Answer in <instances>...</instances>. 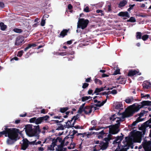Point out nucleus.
Here are the masks:
<instances>
[{
	"instance_id": "nucleus-1",
	"label": "nucleus",
	"mask_w": 151,
	"mask_h": 151,
	"mask_svg": "<svg viewBox=\"0 0 151 151\" xmlns=\"http://www.w3.org/2000/svg\"><path fill=\"white\" fill-rule=\"evenodd\" d=\"M145 106H151V101H143L139 104L135 103L128 107L126 110L125 112L120 115L119 117L115 118L117 124L114 125L109 126V133L107 135V137L104 139V142H101L99 145H97L94 147L93 151H98L101 149L105 150L107 147L109 141L112 139L111 134H115L117 133L119 131V124L121 121L124 120L125 118L129 117L132 115L136 112H138L139 109Z\"/></svg>"
},
{
	"instance_id": "nucleus-2",
	"label": "nucleus",
	"mask_w": 151,
	"mask_h": 151,
	"mask_svg": "<svg viewBox=\"0 0 151 151\" xmlns=\"http://www.w3.org/2000/svg\"><path fill=\"white\" fill-rule=\"evenodd\" d=\"M142 132L140 131H136L133 136L130 137H127L125 138V141L124 142V145H122L120 144V142L122 140L123 138L121 136L117 137L113 144L115 146H117L115 151H126V149L129 146L132 145L133 142H140L141 140L142 135L144 134L145 129L143 130ZM143 146L145 151H151V142L150 141H147L144 140L142 142V145H140L139 147V149H141Z\"/></svg>"
},
{
	"instance_id": "nucleus-3",
	"label": "nucleus",
	"mask_w": 151,
	"mask_h": 151,
	"mask_svg": "<svg viewBox=\"0 0 151 151\" xmlns=\"http://www.w3.org/2000/svg\"><path fill=\"white\" fill-rule=\"evenodd\" d=\"M22 134V131L16 128H12L11 130H8L7 136L8 138L6 141V143L8 145H12L19 139L18 135Z\"/></svg>"
},
{
	"instance_id": "nucleus-4",
	"label": "nucleus",
	"mask_w": 151,
	"mask_h": 151,
	"mask_svg": "<svg viewBox=\"0 0 151 151\" xmlns=\"http://www.w3.org/2000/svg\"><path fill=\"white\" fill-rule=\"evenodd\" d=\"M25 129L26 133L28 136H35L36 139L39 138V134L40 132L39 125H37L33 128L32 125H28L26 127Z\"/></svg>"
},
{
	"instance_id": "nucleus-5",
	"label": "nucleus",
	"mask_w": 151,
	"mask_h": 151,
	"mask_svg": "<svg viewBox=\"0 0 151 151\" xmlns=\"http://www.w3.org/2000/svg\"><path fill=\"white\" fill-rule=\"evenodd\" d=\"M49 118L48 116L41 117L37 118L35 117L29 119V122L32 123H34L36 124L41 123L43 120H47Z\"/></svg>"
},
{
	"instance_id": "nucleus-6",
	"label": "nucleus",
	"mask_w": 151,
	"mask_h": 151,
	"mask_svg": "<svg viewBox=\"0 0 151 151\" xmlns=\"http://www.w3.org/2000/svg\"><path fill=\"white\" fill-rule=\"evenodd\" d=\"M89 23V21L83 18L79 19L77 23V28L84 29L86 28Z\"/></svg>"
},
{
	"instance_id": "nucleus-7",
	"label": "nucleus",
	"mask_w": 151,
	"mask_h": 151,
	"mask_svg": "<svg viewBox=\"0 0 151 151\" xmlns=\"http://www.w3.org/2000/svg\"><path fill=\"white\" fill-rule=\"evenodd\" d=\"M35 141L29 142L26 139H23L21 143L22 146V148L23 150H25L29 144L34 145Z\"/></svg>"
},
{
	"instance_id": "nucleus-8",
	"label": "nucleus",
	"mask_w": 151,
	"mask_h": 151,
	"mask_svg": "<svg viewBox=\"0 0 151 151\" xmlns=\"http://www.w3.org/2000/svg\"><path fill=\"white\" fill-rule=\"evenodd\" d=\"M74 123L75 121H73V119H71L70 120H68L66 123V125L65 126L63 125L61 126L60 127V129L63 130H65L66 128L68 129L72 127H73Z\"/></svg>"
},
{
	"instance_id": "nucleus-9",
	"label": "nucleus",
	"mask_w": 151,
	"mask_h": 151,
	"mask_svg": "<svg viewBox=\"0 0 151 151\" xmlns=\"http://www.w3.org/2000/svg\"><path fill=\"white\" fill-rule=\"evenodd\" d=\"M93 107L92 106H86L83 109V111H84L86 114H89L91 113Z\"/></svg>"
},
{
	"instance_id": "nucleus-10",
	"label": "nucleus",
	"mask_w": 151,
	"mask_h": 151,
	"mask_svg": "<svg viewBox=\"0 0 151 151\" xmlns=\"http://www.w3.org/2000/svg\"><path fill=\"white\" fill-rule=\"evenodd\" d=\"M141 74V73H139V70H129L128 73V76H133L136 75H140Z\"/></svg>"
},
{
	"instance_id": "nucleus-11",
	"label": "nucleus",
	"mask_w": 151,
	"mask_h": 151,
	"mask_svg": "<svg viewBox=\"0 0 151 151\" xmlns=\"http://www.w3.org/2000/svg\"><path fill=\"white\" fill-rule=\"evenodd\" d=\"M142 86L144 89H149L151 87V84L150 82L145 81L144 82Z\"/></svg>"
},
{
	"instance_id": "nucleus-12",
	"label": "nucleus",
	"mask_w": 151,
	"mask_h": 151,
	"mask_svg": "<svg viewBox=\"0 0 151 151\" xmlns=\"http://www.w3.org/2000/svg\"><path fill=\"white\" fill-rule=\"evenodd\" d=\"M106 100L107 99H106L105 100L101 102L100 101H98L97 100H94V102L95 103H97V104H96V106L100 107L103 106L106 102Z\"/></svg>"
},
{
	"instance_id": "nucleus-13",
	"label": "nucleus",
	"mask_w": 151,
	"mask_h": 151,
	"mask_svg": "<svg viewBox=\"0 0 151 151\" xmlns=\"http://www.w3.org/2000/svg\"><path fill=\"white\" fill-rule=\"evenodd\" d=\"M57 141L58 140L56 139L54 140L52 144L48 147V149L51 150H54V147L56 145V143L57 142Z\"/></svg>"
},
{
	"instance_id": "nucleus-14",
	"label": "nucleus",
	"mask_w": 151,
	"mask_h": 151,
	"mask_svg": "<svg viewBox=\"0 0 151 151\" xmlns=\"http://www.w3.org/2000/svg\"><path fill=\"white\" fill-rule=\"evenodd\" d=\"M11 129L12 128L9 129L5 127L4 128V130L3 131L0 132V137L2 135H5V137H7V135L8 134V130H11Z\"/></svg>"
},
{
	"instance_id": "nucleus-15",
	"label": "nucleus",
	"mask_w": 151,
	"mask_h": 151,
	"mask_svg": "<svg viewBox=\"0 0 151 151\" xmlns=\"http://www.w3.org/2000/svg\"><path fill=\"white\" fill-rule=\"evenodd\" d=\"M23 41V40L22 38L20 37H18L16 39V41L15 43V44L16 45H18L22 43V42Z\"/></svg>"
},
{
	"instance_id": "nucleus-16",
	"label": "nucleus",
	"mask_w": 151,
	"mask_h": 151,
	"mask_svg": "<svg viewBox=\"0 0 151 151\" xmlns=\"http://www.w3.org/2000/svg\"><path fill=\"white\" fill-rule=\"evenodd\" d=\"M56 151H66L67 149L66 148H63V146L61 145H59L57 146L56 147Z\"/></svg>"
},
{
	"instance_id": "nucleus-17",
	"label": "nucleus",
	"mask_w": 151,
	"mask_h": 151,
	"mask_svg": "<svg viewBox=\"0 0 151 151\" xmlns=\"http://www.w3.org/2000/svg\"><path fill=\"white\" fill-rule=\"evenodd\" d=\"M115 108L116 109H122L123 108V105L121 102H118L116 103Z\"/></svg>"
},
{
	"instance_id": "nucleus-18",
	"label": "nucleus",
	"mask_w": 151,
	"mask_h": 151,
	"mask_svg": "<svg viewBox=\"0 0 151 151\" xmlns=\"http://www.w3.org/2000/svg\"><path fill=\"white\" fill-rule=\"evenodd\" d=\"M118 15L122 17H129V15L127 12H120Z\"/></svg>"
},
{
	"instance_id": "nucleus-19",
	"label": "nucleus",
	"mask_w": 151,
	"mask_h": 151,
	"mask_svg": "<svg viewBox=\"0 0 151 151\" xmlns=\"http://www.w3.org/2000/svg\"><path fill=\"white\" fill-rule=\"evenodd\" d=\"M78 135L82 136L83 137H86V138H89V136L91 135V134L89 132H87L84 133H79Z\"/></svg>"
},
{
	"instance_id": "nucleus-20",
	"label": "nucleus",
	"mask_w": 151,
	"mask_h": 151,
	"mask_svg": "<svg viewBox=\"0 0 151 151\" xmlns=\"http://www.w3.org/2000/svg\"><path fill=\"white\" fill-rule=\"evenodd\" d=\"M69 137L67 136L65 137L64 139V140L62 141V142L61 143L60 145H61L62 146H63V144L65 142V145H67L68 144L69 142L68 141H67V140L68 139H69Z\"/></svg>"
},
{
	"instance_id": "nucleus-21",
	"label": "nucleus",
	"mask_w": 151,
	"mask_h": 151,
	"mask_svg": "<svg viewBox=\"0 0 151 151\" xmlns=\"http://www.w3.org/2000/svg\"><path fill=\"white\" fill-rule=\"evenodd\" d=\"M117 80L118 81L117 82L121 84H124L126 81V80L124 78L120 77L117 78Z\"/></svg>"
},
{
	"instance_id": "nucleus-22",
	"label": "nucleus",
	"mask_w": 151,
	"mask_h": 151,
	"mask_svg": "<svg viewBox=\"0 0 151 151\" xmlns=\"http://www.w3.org/2000/svg\"><path fill=\"white\" fill-rule=\"evenodd\" d=\"M68 31L66 29L63 30L60 33V37H64L65 35H67V33Z\"/></svg>"
},
{
	"instance_id": "nucleus-23",
	"label": "nucleus",
	"mask_w": 151,
	"mask_h": 151,
	"mask_svg": "<svg viewBox=\"0 0 151 151\" xmlns=\"http://www.w3.org/2000/svg\"><path fill=\"white\" fill-rule=\"evenodd\" d=\"M134 99L133 97H131L128 98L125 100V102L127 104H130L134 101Z\"/></svg>"
},
{
	"instance_id": "nucleus-24",
	"label": "nucleus",
	"mask_w": 151,
	"mask_h": 151,
	"mask_svg": "<svg viewBox=\"0 0 151 151\" xmlns=\"http://www.w3.org/2000/svg\"><path fill=\"white\" fill-rule=\"evenodd\" d=\"M77 133V131L74 130L70 131L69 132V135H70L71 136V137H73L74 135Z\"/></svg>"
},
{
	"instance_id": "nucleus-25",
	"label": "nucleus",
	"mask_w": 151,
	"mask_h": 151,
	"mask_svg": "<svg viewBox=\"0 0 151 151\" xmlns=\"http://www.w3.org/2000/svg\"><path fill=\"white\" fill-rule=\"evenodd\" d=\"M0 27L1 29L2 30H4L6 28V26L3 22L0 23Z\"/></svg>"
},
{
	"instance_id": "nucleus-26",
	"label": "nucleus",
	"mask_w": 151,
	"mask_h": 151,
	"mask_svg": "<svg viewBox=\"0 0 151 151\" xmlns=\"http://www.w3.org/2000/svg\"><path fill=\"white\" fill-rule=\"evenodd\" d=\"M104 90V88H96L95 91L94 93H96V95L99 94L98 93Z\"/></svg>"
},
{
	"instance_id": "nucleus-27",
	"label": "nucleus",
	"mask_w": 151,
	"mask_h": 151,
	"mask_svg": "<svg viewBox=\"0 0 151 151\" xmlns=\"http://www.w3.org/2000/svg\"><path fill=\"white\" fill-rule=\"evenodd\" d=\"M91 97L90 96H84L82 97V101H86V100H87L88 99H91Z\"/></svg>"
},
{
	"instance_id": "nucleus-28",
	"label": "nucleus",
	"mask_w": 151,
	"mask_h": 151,
	"mask_svg": "<svg viewBox=\"0 0 151 151\" xmlns=\"http://www.w3.org/2000/svg\"><path fill=\"white\" fill-rule=\"evenodd\" d=\"M85 104H83L79 108L78 110V112L81 113L83 112V110L84 109L83 107L84 106Z\"/></svg>"
},
{
	"instance_id": "nucleus-29",
	"label": "nucleus",
	"mask_w": 151,
	"mask_h": 151,
	"mask_svg": "<svg viewBox=\"0 0 151 151\" xmlns=\"http://www.w3.org/2000/svg\"><path fill=\"white\" fill-rule=\"evenodd\" d=\"M141 96L142 98H144L145 99L148 98L150 96V95L149 94H145L142 93L141 94Z\"/></svg>"
},
{
	"instance_id": "nucleus-30",
	"label": "nucleus",
	"mask_w": 151,
	"mask_h": 151,
	"mask_svg": "<svg viewBox=\"0 0 151 151\" xmlns=\"http://www.w3.org/2000/svg\"><path fill=\"white\" fill-rule=\"evenodd\" d=\"M127 2L125 0H123L121 1L119 4V6L120 7H122L125 5Z\"/></svg>"
},
{
	"instance_id": "nucleus-31",
	"label": "nucleus",
	"mask_w": 151,
	"mask_h": 151,
	"mask_svg": "<svg viewBox=\"0 0 151 151\" xmlns=\"http://www.w3.org/2000/svg\"><path fill=\"white\" fill-rule=\"evenodd\" d=\"M74 53V52L72 51L71 53H67V52H61L60 54V55L62 56H64V55H65L68 54H70V55H73Z\"/></svg>"
},
{
	"instance_id": "nucleus-32",
	"label": "nucleus",
	"mask_w": 151,
	"mask_h": 151,
	"mask_svg": "<svg viewBox=\"0 0 151 151\" xmlns=\"http://www.w3.org/2000/svg\"><path fill=\"white\" fill-rule=\"evenodd\" d=\"M136 38L137 39H140L141 37V33L140 32H138L136 33Z\"/></svg>"
},
{
	"instance_id": "nucleus-33",
	"label": "nucleus",
	"mask_w": 151,
	"mask_h": 151,
	"mask_svg": "<svg viewBox=\"0 0 151 151\" xmlns=\"http://www.w3.org/2000/svg\"><path fill=\"white\" fill-rule=\"evenodd\" d=\"M68 109L67 107L61 108L60 109V111L62 113H64Z\"/></svg>"
},
{
	"instance_id": "nucleus-34",
	"label": "nucleus",
	"mask_w": 151,
	"mask_h": 151,
	"mask_svg": "<svg viewBox=\"0 0 151 151\" xmlns=\"http://www.w3.org/2000/svg\"><path fill=\"white\" fill-rule=\"evenodd\" d=\"M47 129L48 128L47 127H44L41 131V132L42 134H44L46 132V130H47Z\"/></svg>"
},
{
	"instance_id": "nucleus-35",
	"label": "nucleus",
	"mask_w": 151,
	"mask_h": 151,
	"mask_svg": "<svg viewBox=\"0 0 151 151\" xmlns=\"http://www.w3.org/2000/svg\"><path fill=\"white\" fill-rule=\"evenodd\" d=\"M149 37V36L147 35H145L142 36V39L144 40L145 41L147 40Z\"/></svg>"
},
{
	"instance_id": "nucleus-36",
	"label": "nucleus",
	"mask_w": 151,
	"mask_h": 151,
	"mask_svg": "<svg viewBox=\"0 0 151 151\" xmlns=\"http://www.w3.org/2000/svg\"><path fill=\"white\" fill-rule=\"evenodd\" d=\"M14 31L17 33H20L22 32V30L21 29L18 28H15L14 29Z\"/></svg>"
},
{
	"instance_id": "nucleus-37",
	"label": "nucleus",
	"mask_w": 151,
	"mask_h": 151,
	"mask_svg": "<svg viewBox=\"0 0 151 151\" xmlns=\"http://www.w3.org/2000/svg\"><path fill=\"white\" fill-rule=\"evenodd\" d=\"M79 118V115L78 114L76 116H73L72 119H73V121H75V122L76 120H77Z\"/></svg>"
},
{
	"instance_id": "nucleus-38",
	"label": "nucleus",
	"mask_w": 151,
	"mask_h": 151,
	"mask_svg": "<svg viewBox=\"0 0 151 151\" xmlns=\"http://www.w3.org/2000/svg\"><path fill=\"white\" fill-rule=\"evenodd\" d=\"M24 52L23 50L19 52L18 53L17 56L19 57H21L22 55Z\"/></svg>"
},
{
	"instance_id": "nucleus-39",
	"label": "nucleus",
	"mask_w": 151,
	"mask_h": 151,
	"mask_svg": "<svg viewBox=\"0 0 151 151\" xmlns=\"http://www.w3.org/2000/svg\"><path fill=\"white\" fill-rule=\"evenodd\" d=\"M84 12H88L90 11L89 10V7L88 6H86L84 9Z\"/></svg>"
},
{
	"instance_id": "nucleus-40",
	"label": "nucleus",
	"mask_w": 151,
	"mask_h": 151,
	"mask_svg": "<svg viewBox=\"0 0 151 151\" xmlns=\"http://www.w3.org/2000/svg\"><path fill=\"white\" fill-rule=\"evenodd\" d=\"M129 21L130 22H134L136 21L135 19L134 18L132 17L129 19Z\"/></svg>"
},
{
	"instance_id": "nucleus-41",
	"label": "nucleus",
	"mask_w": 151,
	"mask_h": 151,
	"mask_svg": "<svg viewBox=\"0 0 151 151\" xmlns=\"http://www.w3.org/2000/svg\"><path fill=\"white\" fill-rule=\"evenodd\" d=\"M99 134H101V136H100L99 135L98 136V137L99 138H100L101 137L102 138L103 137V135L104 134V132L103 131H102L100 132H99Z\"/></svg>"
},
{
	"instance_id": "nucleus-42",
	"label": "nucleus",
	"mask_w": 151,
	"mask_h": 151,
	"mask_svg": "<svg viewBox=\"0 0 151 151\" xmlns=\"http://www.w3.org/2000/svg\"><path fill=\"white\" fill-rule=\"evenodd\" d=\"M119 70V69H117L115 71L114 73V75H116L120 73Z\"/></svg>"
},
{
	"instance_id": "nucleus-43",
	"label": "nucleus",
	"mask_w": 151,
	"mask_h": 151,
	"mask_svg": "<svg viewBox=\"0 0 151 151\" xmlns=\"http://www.w3.org/2000/svg\"><path fill=\"white\" fill-rule=\"evenodd\" d=\"M88 85V84L87 83H85L83 84L82 87L83 88H85L87 87Z\"/></svg>"
},
{
	"instance_id": "nucleus-44",
	"label": "nucleus",
	"mask_w": 151,
	"mask_h": 151,
	"mask_svg": "<svg viewBox=\"0 0 151 151\" xmlns=\"http://www.w3.org/2000/svg\"><path fill=\"white\" fill-rule=\"evenodd\" d=\"M45 24V21L44 20H42L41 22V25L42 26H44Z\"/></svg>"
},
{
	"instance_id": "nucleus-45",
	"label": "nucleus",
	"mask_w": 151,
	"mask_h": 151,
	"mask_svg": "<svg viewBox=\"0 0 151 151\" xmlns=\"http://www.w3.org/2000/svg\"><path fill=\"white\" fill-rule=\"evenodd\" d=\"M145 111H142L140 114V116L142 117V116H143L144 114H145Z\"/></svg>"
},
{
	"instance_id": "nucleus-46",
	"label": "nucleus",
	"mask_w": 151,
	"mask_h": 151,
	"mask_svg": "<svg viewBox=\"0 0 151 151\" xmlns=\"http://www.w3.org/2000/svg\"><path fill=\"white\" fill-rule=\"evenodd\" d=\"M117 91L116 90H113L111 91V93L113 94H115L117 93Z\"/></svg>"
},
{
	"instance_id": "nucleus-47",
	"label": "nucleus",
	"mask_w": 151,
	"mask_h": 151,
	"mask_svg": "<svg viewBox=\"0 0 151 151\" xmlns=\"http://www.w3.org/2000/svg\"><path fill=\"white\" fill-rule=\"evenodd\" d=\"M19 60V58H17V57H15L12 58V59H11V61H12L14 60Z\"/></svg>"
},
{
	"instance_id": "nucleus-48",
	"label": "nucleus",
	"mask_w": 151,
	"mask_h": 151,
	"mask_svg": "<svg viewBox=\"0 0 151 151\" xmlns=\"http://www.w3.org/2000/svg\"><path fill=\"white\" fill-rule=\"evenodd\" d=\"M68 131H69V129H67L65 131V132H62L60 134V135L65 134H67L68 133Z\"/></svg>"
},
{
	"instance_id": "nucleus-49",
	"label": "nucleus",
	"mask_w": 151,
	"mask_h": 151,
	"mask_svg": "<svg viewBox=\"0 0 151 151\" xmlns=\"http://www.w3.org/2000/svg\"><path fill=\"white\" fill-rule=\"evenodd\" d=\"M96 121L95 120H93L91 121V123L93 125H96Z\"/></svg>"
},
{
	"instance_id": "nucleus-50",
	"label": "nucleus",
	"mask_w": 151,
	"mask_h": 151,
	"mask_svg": "<svg viewBox=\"0 0 151 151\" xmlns=\"http://www.w3.org/2000/svg\"><path fill=\"white\" fill-rule=\"evenodd\" d=\"M4 7V4L2 2H0V7L3 8Z\"/></svg>"
},
{
	"instance_id": "nucleus-51",
	"label": "nucleus",
	"mask_w": 151,
	"mask_h": 151,
	"mask_svg": "<svg viewBox=\"0 0 151 151\" xmlns=\"http://www.w3.org/2000/svg\"><path fill=\"white\" fill-rule=\"evenodd\" d=\"M30 48H31L30 46V45H28V46L26 47L25 48V49H24V51H26L27 50L29 49Z\"/></svg>"
},
{
	"instance_id": "nucleus-52",
	"label": "nucleus",
	"mask_w": 151,
	"mask_h": 151,
	"mask_svg": "<svg viewBox=\"0 0 151 151\" xmlns=\"http://www.w3.org/2000/svg\"><path fill=\"white\" fill-rule=\"evenodd\" d=\"M36 141V140L34 141H35V144L34 145H37V144H40L41 143V142L40 141H39L37 142H35Z\"/></svg>"
},
{
	"instance_id": "nucleus-53",
	"label": "nucleus",
	"mask_w": 151,
	"mask_h": 151,
	"mask_svg": "<svg viewBox=\"0 0 151 151\" xmlns=\"http://www.w3.org/2000/svg\"><path fill=\"white\" fill-rule=\"evenodd\" d=\"M96 12L97 13H102L103 11L101 10H96Z\"/></svg>"
},
{
	"instance_id": "nucleus-54",
	"label": "nucleus",
	"mask_w": 151,
	"mask_h": 151,
	"mask_svg": "<svg viewBox=\"0 0 151 151\" xmlns=\"http://www.w3.org/2000/svg\"><path fill=\"white\" fill-rule=\"evenodd\" d=\"M91 78H87L86 79V81L87 82H90V81L91 80Z\"/></svg>"
},
{
	"instance_id": "nucleus-55",
	"label": "nucleus",
	"mask_w": 151,
	"mask_h": 151,
	"mask_svg": "<svg viewBox=\"0 0 151 151\" xmlns=\"http://www.w3.org/2000/svg\"><path fill=\"white\" fill-rule=\"evenodd\" d=\"M41 113L43 114H45L46 113V112H45V110L44 109H42L41 110Z\"/></svg>"
},
{
	"instance_id": "nucleus-56",
	"label": "nucleus",
	"mask_w": 151,
	"mask_h": 151,
	"mask_svg": "<svg viewBox=\"0 0 151 151\" xmlns=\"http://www.w3.org/2000/svg\"><path fill=\"white\" fill-rule=\"evenodd\" d=\"M93 129H96L97 130H98V129H95V127H91V128H90L89 129V130H92Z\"/></svg>"
},
{
	"instance_id": "nucleus-57",
	"label": "nucleus",
	"mask_w": 151,
	"mask_h": 151,
	"mask_svg": "<svg viewBox=\"0 0 151 151\" xmlns=\"http://www.w3.org/2000/svg\"><path fill=\"white\" fill-rule=\"evenodd\" d=\"M72 8V6L70 4H69L68 6V8L69 9H70Z\"/></svg>"
},
{
	"instance_id": "nucleus-58",
	"label": "nucleus",
	"mask_w": 151,
	"mask_h": 151,
	"mask_svg": "<svg viewBox=\"0 0 151 151\" xmlns=\"http://www.w3.org/2000/svg\"><path fill=\"white\" fill-rule=\"evenodd\" d=\"M93 91L91 90H89L88 91V93L89 94H91L92 93Z\"/></svg>"
},
{
	"instance_id": "nucleus-59",
	"label": "nucleus",
	"mask_w": 151,
	"mask_h": 151,
	"mask_svg": "<svg viewBox=\"0 0 151 151\" xmlns=\"http://www.w3.org/2000/svg\"><path fill=\"white\" fill-rule=\"evenodd\" d=\"M20 122V120H16L15 121V123L16 124H18Z\"/></svg>"
},
{
	"instance_id": "nucleus-60",
	"label": "nucleus",
	"mask_w": 151,
	"mask_h": 151,
	"mask_svg": "<svg viewBox=\"0 0 151 151\" xmlns=\"http://www.w3.org/2000/svg\"><path fill=\"white\" fill-rule=\"evenodd\" d=\"M26 114L25 113L24 114H20V116L22 117H25L26 116Z\"/></svg>"
},
{
	"instance_id": "nucleus-61",
	"label": "nucleus",
	"mask_w": 151,
	"mask_h": 151,
	"mask_svg": "<svg viewBox=\"0 0 151 151\" xmlns=\"http://www.w3.org/2000/svg\"><path fill=\"white\" fill-rule=\"evenodd\" d=\"M29 45H30L31 46V47H35L36 46V45L35 44H29Z\"/></svg>"
},
{
	"instance_id": "nucleus-62",
	"label": "nucleus",
	"mask_w": 151,
	"mask_h": 151,
	"mask_svg": "<svg viewBox=\"0 0 151 151\" xmlns=\"http://www.w3.org/2000/svg\"><path fill=\"white\" fill-rule=\"evenodd\" d=\"M72 43L71 41H68L67 42V43L69 45L71 44Z\"/></svg>"
},
{
	"instance_id": "nucleus-63",
	"label": "nucleus",
	"mask_w": 151,
	"mask_h": 151,
	"mask_svg": "<svg viewBox=\"0 0 151 151\" xmlns=\"http://www.w3.org/2000/svg\"><path fill=\"white\" fill-rule=\"evenodd\" d=\"M102 77H108V76L105 74H103L102 75Z\"/></svg>"
},
{
	"instance_id": "nucleus-64",
	"label": "nucleus",
	"mask_w": 151,
	"mask_h": 151,
	"mask_svg": "<svg viewBox=\"0 0 151 151\" xmlns=\"http://www.w3.org/2000/svg\"><path fill=\"white\" fill-rule=\"evenodd\" d=\"M38 150L40 151H43L44 150V149L42 147H40L38 148Z\"/></svg>"
}]
</instances>
